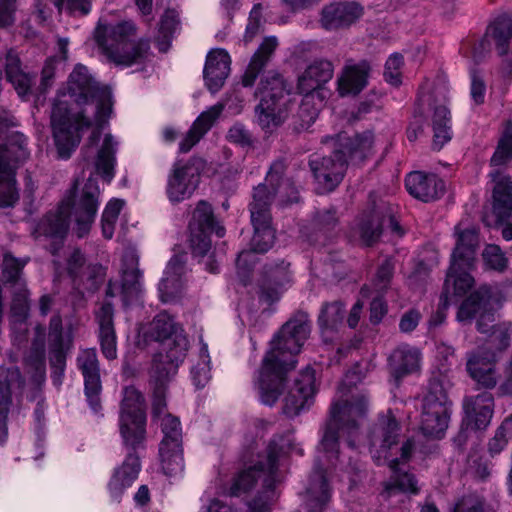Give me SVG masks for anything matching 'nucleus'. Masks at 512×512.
I'll return each mask as SVG.
<instances>
[{"instance_id": "obj_1", "label": "nucleus", "mask_w": 512, "mask_h": 512, "mask_svg": "<svg viewBox=\"0 0 512 512\" xmlns=\"http://www.w3.org/2000/svg\"><path fill=\"white\" fill-rule=\"evenodd\" d=\"M112 92L78 63L57 92L51 112V128L58 156L68 159L81 140L80 132L91 129L90 146L96 145L112 115Z\"/></svg>"}, {"instance_id": "obj_2", "label": "nucleus", "mask_w": 512, "mask_h": 512, "mask_svg": "<svg viewBox=\"0 0 512 512\" xmlns=\"http://www.w3.org/2000/svg\"><path fill=\"white\" fill-rule=\"evenodd\" d=\"M311 333L307 312L296 311L279 329L270 342V350L262 361L258 377L260 400L273 406L282 395L287 374L295 368L298 355Z\"/></svg>"}, {"instance_id": "obj_3", "label": "nucleus", "mask_w": 512, "mask_h": 512, "mask_svg": "<svg viewBox=\"0 0 512 512\" xmlns=\"http://www.w3.org/2000/svg\"><path fill=\"white\" fill-rule=\"evenodd\" d=\"M148 333L161 345L160 351L153 357L149 371L150 385L154 387L155 393L154 409L158 413L164 407L165 385L176 375L179 364L186 356L188 339L166 312L159 313L153 319Z\"/></svg>"}, {"instance_id": "obj_4", "label": "nucleus", "mask_w": 512, "mask_h": 512, "mask_svg": "<svg viewBox=\"0 0 512 512\" xmlns=\"http://www.w3.org/2000/svg\"><path fill=\"white\" fill-rule=\"evenodd\" d=\"M100 191L93 179H88L82 190L73 198L63 200L57 209L48 213L36 228V237L44 235L61 242L66 236L70 219L74 218L78 237L91 229L99 207Z\"/></svg>"}, {"instance_id": "obj_5", "label": "nucleus", "mask_w": 512, "mask_h": 512, "mask_svg": "<svg viewBox=\"0 0 512 512\" xmlns=\"http://www.w3.org/2000/svg\"><path fill=\"white\" fill-rule=\"evenodd\" d=\"M374 142L372 132L366 131L350 137L339 134L331 154L308 162L317 189L321 193L333 192L343 181L349 161L360 164L365 161Z\"/></svg>"}, {"instance_id": "obj_6", "label": "nucleus", "mask_w": 512, "mask_h": 512, "mask_svg": "<svg viewBox=\"0 0 512 512\" xmlns=\"http://www.w3.org/2000/svg\"><path fill=\"white\" fill-rule=\"evenodd\" d=\"M93 39L107 60L121 67L144 63L150 48L147 40L138 37L132 21L109 24L100 19Z\"/></svg>"}, {"instance_id": "obj_7", "label": "nucleus", "mask_w": 512, "mask_h": 512, "mask_svg": "<svg viewBox=\"0 0 512 512\" xmlns=\"http://www.w3.org/2000/svg\"><path fill=\"white\" fill-rule=\"evenodd\" d=\"M0 120V207H11L19 199L16 188L17 165L29 157L27 138L20 132H6Z\"/></svg>"}, {"instance_id": "obj_8", "label": "nucleus", "mask_w": 512, "mask_h": 512, "mask_svg": "<svg viewBox=\"0 0 512 512\" xmlns=\"http://www.w3.org/2000/svg\"><path fill=\"white\" fill-rule=\"evenodd\" d=\"M258 91L260 93L258 124L268 138L288 117L287 102L284 97L289 89L280 73L270 71L261 77Z\"/></svg>"}, {"instance_id": "obj_9", "label": "nucleus", "mask_w": 512, "mask_h": 512, "mask_svg": "<svg viewBox=\"0 0 512 512\" xmlns=\"http://www.w3.org/2000/svg\"><path fill=\"white\" fill-rule=\"evenodd\" d=\"M504 300L503 292L496 285H480L462 300L456 320L463 325H470L475 320L477 331L486 332L489 323L495 322Z\"/></svg>"}, {"instance_id": "obj_10", "label": "nucleus", "mask_w": 512, "mask_h": 512, "mask_svg": "<svg viewBox=\"0 0 512 512\" xmlns=\"http://www.w3.org/2000/svg\"><path fill=\"white\" fill-rule=\"evenodd\" d=\"M284 158H278L269 167L265 182L258 184V253L267 252L275 243L276 230L272 226L269 206L275 199L287 170Z\"/></svg>"}, {"instance_id": "obj_11", "label": "nucleus", "mask_w": 512, "mask_h": 512, "mask_svg": "<svg viewBox=\"0 0 512 512\" xmlns=\"http://www.w3.org/2000/svg\"><path fill=\"white\" fill-rule=\"evenodd\" d=\"M291 448V441L284 434L274 435L265 450V460H258V479L265 474L262 490L258 492V512H271L278 500L276 484L279 459Z\"/></svg>"}, {"instance_id": "obj_12", "label": "nucleus", "mask_w": 512, "mask_h": 512, "mask_svg": "<svg viewBox=\"0 0 512 512\" xmlns=\"http://www.w3.org/2000/svg\"><path fill=\"white\" fill-rule=\"evenodd\" d=\"M451 401L440 377H432L423 399L421 430L424 435L440 438L448 427Z\"/></svg>"}, {"instance_id": "obj_13", "label": "nucleus", "mask_w": 512, "mask_h": 512, "mask_svg": "<svg viewBox=\"0 0 512 512\" xmlns=\"http://www.w3.org/2000/svg\"><path fill=\"white\" fill-rule=\"evenodd\" d=\"M144 399L134 387H126L120 410V433L126 446L136 448L145 439Z\"/></svg>"}, {"instance_id": "obj_14", "label": "nucleus", "mask_w": 512, "mask_h": 512, "mask_svg": "<svg viewBox=\"0 0 512 512\" xmlns=\"http://www.w3.org/2000/svg\"><path fill=\"white\" fill-rule=\"evenodd\" d=\"M199 179V170L192 162H176L167 179L168 199L173 203H179L190 198L198 186Z\"/></svg>"}, {"instance_id": "obj_15", "label": "nucleus", "mask_w": 512, "mask_h": 512, "mask_svg": "<svg viewBox=\"0 0 512 512\" xmlns=\"http://www.w3.org/2000/svg\"><path fill=\"white\" fill-rule=\"evenodd\" d=\"M389 213V203L373 199L368 208L360 214L356 231L364 246L373 247L380 241L385 216L390 215Z\"/></svg>"}, {"instance_id": "obj_16", "label": "nucleus", "mask_w": 512, "mask_h": 512, "mask_svg": "<svg viewBox=\"0 0 512 512\" xmlns=\"http://www.w3.org/2000/svg\"><path fill=\"white\" fill-rule=\"evenodd\" d=\"M316 393L315 372L306 369L295 379L293 387L284 398L282 413L288 418H294L313 404Z\"/></svg>"}, {"instance_id": "obj_17", "label": "nucleus", "mask_w": 512, "mask_h": 512, "mask_svg": "<svg viewBox=\"0 0 512 512\" xmlns=\"http://www.w3.org/2000/svg\"><path fill=\"white\" fill-rule=\"evenodd\" d=\"M497 355L494 350L479 347L468 355L466 370L469 376L481 387L493 389L497 385L496 364Z\"/></svg>"}, {"instance_id": "obj_18", "label": "nucleus", "mask_w": 512, "mask_h": 512, "mask_svg": "<svg viewBox=\"0 0 512 512\" xmlns=\"http://www.w3.org/2000/svg\"><path fill=\"white\" fill-rule=\"evenodd\" d=\"M306 512H324L331 501V488L326 470L317 464L309 477L308 486L300 494Z\"/></svg>"}, {"instance_id": "obj_19", "label": "nucleus", "mask_w": 512, "mask_h": 512, "mask_svg": "<svg viewBox=\"0 0 512 512\" xmlns=\"http://www.w3.org/2000/svg\"><path fill=\"white\" fill-rule=\"evenodd\" d=\"M463 409V427H471L475 431L485 430L494 413V397L486 391L475 397L465 398Z\"/></svg>"}, {"instance_id": "obj_20", "label": "nucleus", "mask_w": 512, "mask_h": 512, "mask_svg": "<svg viewBox=\"0 0 512 512\" xmlns=\"http://www.w3.org/2000/svg\"><path fill=\"white\" fill-rule=\"evenodd\" d=\"M77 363L84 377L85 395L90 407L96 412L100 408L99 395L102 389L96 350L82 351L77 358Z\"/></svg>"}, {"instance_id": "obj_21", "label": "nucleus", "mask_w": 512, "mask_h": 512, "mask_svg": "<svg viewBox=\"0 0 512 512\" xmlns=\"http://www.w3.org/2000/svg\"><path fill=\"white\" fill-rule=\"evenodd\" d=\"M372 70L371 63L363 59L354 63L348 59L342 69L341 76L337 80L340 96H357L368 85V78Z\"/></svg>"}, {"instance_id": "obj_22", "label": "nucleus", "mask_w": 512, "mask_h": 512, "mask_svg": "<svg viewBox=\"0 0 512 512\" xmlns=\"http://www.w3.org/2000/svg\"><path fill=\"white\" fill-rule=\"evenodd\" d=\"M407 191L414 198L430 202L441 198L446 191L445 182L435 174H426L421 171L409 173L405 179Z\"/></svg>"}, {"instance_id": "obj_23", "label": "nucleus", "mask_w": 512, "mask_h": 512, "mask_svg": "<svg viewBox=\"0 0 512 512\" xmlns=\"http://www.w3.org/2000/svg\"><path fill=\"white\" fill-rule=\"evenodd\" d=\"M363 13L356 2H333L321 11L320 24L325 30H338L349 27Z\"/></svg>"}, {"instance_id": "obj_24", "label": "nucleus", "mask_w": 512, "mask_h": 512, "mask_svg": "<svg viewBox=\"0 0 512 512\" xmlns=\"http://www.w3.org/2000/svg\"><path fill=\"white\" fill-rule=\"evenodd\" d=\"M45 328L38 325L35 328V337L32 343L31 360L36 366L35 391L31 400H37V406L34 411L35 421L40 425L44 421L45 405L41 397L40 386L45 380L44 370V346H45Z\"/></svg>"}, {"instance_id": "obj_25", "label": "nucleus", "mask_w": 512, "mask_h": 512, "mask_svg": "<svg viewBox=\"0 0 512 512\" xmlns=\"http://www.w3.org/2000/svg\"><path fill=\"white\" fill-rule=\"evenodd\" d=\"M231 58L227 51L218 48L211 50L204 66V80L211 93L218 92L230 73Z\"/></svg>"}, {"instance_id": "obj_26", "label": "nucleus", "mask_w": 512, "mask_h": 512, "mask_svg": "<svg viewBox=\"0 0 512 512\" xmlns=\"http://www.w3.org/2000/svg\"><path fill=\"white\" fill-rule=\"evenodd\" d=\"M456 245L451 254L453 269L455 267L475 265L476 253L479 248V228L472 226L466 229L455 227Z\"/></svg>"}, {"instance_id": "obj_27", "label": "nucleus", "mask_w": 512, "mask_h": 512, "mask_svg": "<svg viewBox=\"0 0 512 512\" xmlns=\"http://www.w3.org/2000/svg\"><path fill=\"white\" fill-rule=\"evenodd\" d=\"M24 380L18 368L0 367V444L7 438V415L11 403V391L22 389Z\"/></svg>"}, {"instance_id": "obj_28", "label": "nucleus", "mask_w": 512, "mask_h": 512, "mask_svg": "<svg viewBox=\"0 0 512 512\" xmlns=\"http://www.w3.org/2000/svg\"><path fill=\"white\" fill-rule=\"evenodd\" d=\"M227 105L228 100L225 102H218L203 111L193 122L185 137L181 140L179 144L180 152L187 153L190 151L192 147L196 145L211 129Z\"/></svg>"}, {"instance_id": "obj_29", "label": "nucleus", "mask_w": 512, "mask_h": 512, "mask_svg": "<svg viewBox=\"0 0 512 512\" xmlns=\"http://www.w3.org/2000/svg\"><path fill=\"white\" fill-rule=\"evenodd\" d=\"M29 313L28 291L25 283H19L14 286L13 298L11 303V326L13 340L18 345L26 340L28 331L26 319Z\"/></svg>"}, {"instance_id": "obj_30", "label": "nucleus", "mask_w": 512, "mask_h": 512, "mask_svg": "<svg viewBox=\"0 0 512 512\" xmlns=\"http://www.w3.org/2000/svg\"><path fill=\"white\" fill-rule=\"evenodd\" d=\"M185 255H175L169 261L164 277L159 284L160 298L163 302L173 301L181 292L186 273Z\"/></svg>"}, {"instance_id": "obj_31", "label": "nucleus", "mask_w": 512, "mask_h": 512, "mask_svg": "<svg viewBox=\"0 0 512 512\" xmlns=\"http://www.w3.org/2000/svg\"><path fill=\"white\" fill-rule=\"evenodd\" d=\"M138 447H131L133 452L127 454L124 462L115 470L109 482L110 494L116 500L120 498L124 490L129 488L138 477L141 469L139 456L135 453Z\"/></svg>"}, {"instance_id": "obj_32", "label": "nucleus", "mask_w": 512, "mask_h": 512, "mask_svg": "<svg viewBox=\"0 0 512 512\" xmlns=\"http://www.w3.org/2000/svg\"><path fill=\"white\" fill-rule=\"evenodd\" d=\"M96 319L99 325V343L102 354L109 360L117 357V340L113 323V306L110 303H104L96 313Z\"/></svg>"}, {"instance_id": "obj_33", "label": "nucleus", "mask_w": 512, "mask_h": 512, "mask_svg": "<svg viewBox=\"0 0 512 512\" xmlns=\"http://www.w3.org/2000/svg\"><path fill=\"white\" fill-rule=\"evenodd\" d=\"M334 67L326 59L314 60L298 78L299 93H308L324 86L333 77Z\"/></svg>"}, {"instance_id": "obj_34", "label": "nucleus", "mask_w": 512, "mask_h": 512, "mask_svg": "<svg viewBox=\"0 0 512 512\" xmlns=\"http://www.w3.org/2000/svg\"><path fill=\"white\" fill-rule=\"evenodd\" d=\"M420 352L417 349L397 348L388 358L389 373L398 386L401 380L419 369Z\"/></svg>"}, {"instance_id": "obj_35", "label": "nucleus", "mask_w": 512, "mask_h": 512, "mask_svg": "<svg viewBox=\"0 0 512 512\" xmlns=\"http://www.w3.org/2000/svg\"><path fill=\"white\" fill-rule=\"evenodd\" d=\"M401 432L400 423L391 411L387 415L381 416L378 423L370 432L371 445H379L382 450H390L399 443Z\"/></svg>"}, {"instance_id": "obj_36", "label": "nucleus", "mask_w": 512, "mask_h": 512, "mask_svg": "<svg viewBox=\"0 0 512 512\" xmlns=\"http://www.w3.org/2000/svg\"><path fill=\"white\" fill-rule=\"evenodd\" d=\"M152 387V419L156 423H159L161 427V431L163 433V438L161 442H166V444H183V436H182V428L181 423L178 417L167 412V404H166V391L168 384L165 385L163 392V401L164 407L158 413L154 409L155 402V393L154 387Z\"/></svg>"}, {"instance_id": "obj_37", "label": "nucleus", "mask_w": 512, "mask_h": 512, "mask_svg": "<svg viewBox=\"0 0 512 512\" xmlns=\"http://www.w3.org/2000/svg\"><path fill=\"white\" fill-rule=\"evenodd\" d=\"M492 213L498 225L512 219V181L509 177H503L495 183L492 191Z\"/></svg>"}, {"instance_id": "obj_38", "label": "nucleus", "mask_w": 512, "mask_h": 512, "mask_svg": "<svg viewBox=\"0 0 512 512\" xmlns=\"http://www.w3.org/2000/svg\"><path fill=\"white\" fill-rule=\"evenodd\" d=\"M122 269L121 295L125 305L137 300L142 293L141 273L137 268V258L130 254L124 258Z\"/></svg>"}, {"instance_id": "obj_39", "label": "nucleus", "mask_w": 512, "mask_h": 512, "mask_svg": "<svg viewBox=\"0 0 512 512\" xmlns=\"http://www.w3.org/2000/svg\"><path fill=\"white\" fill-rule=\"evenodd\" d=\"M333 404L340 407V418L348 433L357 432L360 428L359 420L364 419L368 413V400L364 395L353 397L352 400H338Z\"/></svg>"}, {"instance_id": "obj_40", "label": "nucleus", "mask_w": 512, "mask_h": 512, "mask_svg": "<svg viewBox=\"0 0 512 512\" xmlns=\"http://www.w3.org/2000/svg\"><path fill=\"white\" fill-rule=\"evenodd\" d=\"M338 404H332L329 411V417L323 427V436L320 441V447L324 453L332 454L335 457L339 455V431H346L343 421L340 418V409Z\"/></svg>"}, {"instance_id": "obj_41", "label": "nucleus", "mask_w": 512, "mask_h": 512, "mask_svg": "<svg viewBox=\"0 0 512 512\" xmlns=\"http://www.w3.org/2000/svg\"><path fill=\"white\" fill-rule=\"evenodd\" d=\"M5 72L7 80L14 86L19 96H24L30 91L32 78L23 72L19 56L13 50L8 51L6 55Z\"/></svg>"}, {"instance_id": "obj_42", "label": "nucleus", "mask_w": 512, "mask_h": 512, "mask_svg": "<svg viewBox=\"0 0 512 512\" xmlns=\"http://www.w3.org/2000/svg\"><path fill=\"white\" fill-rule=\"evenodd\" d=\"M388 466L393 475L389 482L384 483L385 492L389 495L395 490L403 493H419V487L417 486V479L415 475L407 471H403L399 466V459H392Z\"/></svg>"}, {"instance_id": "obj_43", "label": "nucleus", "mask_w": 512, "mask_h": 512, "mask_svg": "<svg viewBox=\"0 0 512 512\" xmlns=\"http://www.w3.org/2000/svg\"><path fill=\"white\" fill-rule=\"evenodd\" d=\"M159 458L163 472L168 476H178L184 470L183 444H159Z\"/></svg>"}, {"instance_id": "obj_44", "label": "nucleus", "mask_w": 512, "mask_h": 512, "mask_svg": "<svg viewBox=\"0 0 512 512\" xmlns=\"http://www.w3.org/2000/svg\"><path fill=\"white\" fill-rule=\"evenodd\" d=\"M319 110L320 107H318L316 103H313L311 94L304 96L290 119V127L293 132L300 134L307 131L316 121Z\"/></svg>"}, {"instance_id": "obj_45", "label": "nucleus", "mask_w": 512, "mask_h": 512, "mask_svg": "<svg viewBox=\"0 0 512 512\" xmlns=\"http://www.w3.org/2000/svg\"><path fill=\"white\" fill-rule=\"evenodd\" d=\"M116 148L115 142L111 134H106L103 143L97 153L95 162L97 172L107 182H111L114 177V168L116 164Z\"/></svg>"}, {"instance_id": "obj_46", "label": "nucleus", "mask_w": 512, "mask_h": 512, "mask_svg": "<svg viewBox=\"0 0 512 512\" xmlns=\"http://www.w3.org/2000/svg\"><path fill=\"white\" fill-rule=\"evenodd\" d=\"M190 230L214 232L220 238L225 235V228L215 221L212 208L205 201H200L197 204L190 223Z\"/></svg>"}, {"instance_id": "obj_47", "label": "nucleus", "mask_w": 512, "mask_h": 512, "mask_svg": "<svg viewBox=\"0 0 512 512\" xmlns=\"http://www.w3.org/2000/svg\"><path fill=\"white\" fill-rule=\"evenodd\" d=\"M475 265L455 267L453 269V261H450V266L447 270L446 279L443 285V289L449 291V285L452 281L453 293L456 296H464L474 285V278L470 274V271Z\"/></svg>"}, {"instance_id": "obj_48", "label": "nucleus", "mask_w": 512, "mask_h": 512, "mask_svg": "<svg viewBox=\"0 0 512 512\" xmlns=\"http://www.w3.org/2000/svg\"><path fill=\"white\" fill-rule=\"evenodd\" d=\"M344 316V303L341 300L324 303L318 316L321 333L336 332L338 327L342 325Z\"/></svg>"}, {"instance_id": "obj_49", "label": "nucleus", "mask_w": 512, "mask_h": 512, "mask_svg": "<svg viewBox=\"0 0 512 512\" xmlns=\"http://www.w3.org/2000/svg\"><path fill=\"white\" fill-rule=\"evenodd\" d=\"M449 121L450 111L448 108L444 105L435 106L432 117V127L434 132L432 142L433 150L440 151L444 144L451 140L452 136L450 126H448Z\"/></svg>"}, {"instance_id": "obj_50", "label": "nucleus", "mask_w": 512, "mask_h": 512, "mask_svg": "<svg viewBox=\"0 0 512 512\" xmlns=\"http://www.w3.org/2000/svg\"><path fill=\"white\" fill-rule=\"evenodd\" d=\"M488 35L495 41L500 56L507 54L509 42L512 38V18L501 15L489 26Z\"/></svg>"}, {"instance_id": "obj_51", "label": "nucleus", "mask_w": 512, "mask_h": 512, "mask_svg": "<svg viewBox=\"0 0 512 512\" xmlns=\"http://www.w3.org/2000/svg\"><path fill=\"white\" fill-rule=\"evenodd\" d=\"M28 258H16L10 252H6L2 262V276L6 283L18 286L25 283L22 278V270L28 262Z\"/></svg>"}, {"instance_id": "obj_52", "label": "nucleus", "mask_w": 512, "mask_h": 512, "mask_svg": "<svg viewBox=\"0 0 512 512\" xmlns=\"http://www.w3.org/2000/svg\"><path fill=\"white\" fill-rule=\"evenodd\" d=\"M124 204V201L121 199H112L105 206L101 219V228L102 234L106 239L113 237L115 225Z\"/></svg>"}, {"instance_id": "obj_53", "label": "nucleus", "mask_w": 512, "mask_h": 512, "mask_svg": "<svg viewBox=\"0 0 512 512\" xmlns=\"http://www.w3.org/2000/svg\"><path fill=\"white\" fill-rule=\"evenodd\" d=\"M510 160H512V124L509 122L498 141L490 164L492 166H501Z\"/></svg>"}, {"instance_id": "obj_54", "label": "nucleus", "mask_w": 512, "mask_h": 512, "mask_svg": "<svg viewBox=\"0 0 512 512\" xmlns=\"http://www.w3.org/2000/svg\"><path fill=\"white\" fill-rule=\"evenodd\" d=\"M511 327L510 322L489 323L487 331L480 333L488 335L496 350L503 352L510 346Z\"/></svg>"}, {"instance_id": "obj_55", "label": "nucleus", "mask_w": 512, "mask_h": 512, "mask_svg": "<svg viewBox=\"0 0 512 512\" xmlns=\"http://www.w3.org/2000/svg\"><path fill=\"white\" fill-rule=\"evenodd\" d=\"M255 264L256 249L254 247L239 253L236 262L237 276L244 285L252 281Z\"/></svg>"}, {"instance_id": "obj_56", "label": "nucleus", "mask_w": 512, "mask_h": 512, "mask_svg": "<svg viewBox=\"0 0 512 512\" xmlns=\"http://www.w3.org/2000/svg\"><path fill=\"white\" fill-rule=\"evenodd\" d=\"M395 269V262L392 257H386L383 262L378 266L375 277L373 279V286L380 294L388 291L393 279Z\"/></svg>"}, {"instance_id": "obj_57", "label": "nucleus", "mask_w": 512, "mask_h": 512, "mask_svg": "<svg viewBox=\"0 0 512 512\" xmlns=\"http://www.w3.org/2000/svg\"><path fill=\"white\" fill-rule=\"evenodd\" d=\"M200 362L192 368V379L197 388H203L209 382L210 375V356L208 347L203 344L200 349Z\"/></svg>"}, {"instance_id": "obj_58", "label": "nucleus", "mask_w": 512, "mask_h": 512, "mask_svg": "<svg viewBox=\"0 0 512 512\" xmlns=\"http://www.w3.org/2000/svg\"><path fill=\"white\" fill-rule=\"evenodd\" d=\"M338 223L339 218L335 207L316 211L311 221L313 229L318 232L331 231L338 225Z\"/></svg>"}, {"instance_id": "obj_59", "label": "nucleus", "mask_w": 512, "mask_h": 512, "mask_svg": "<svg viewBox=\"0 0 512 512\" xmlns=\"http://www.w3.org/2000/svg\"><path fill=\"white\" fill-rule=\"evenodd\" d=\"M483 259L490 269L503 272L507 269L508 259L497 245H487L482 253Z\"/></svg>"}, {"instance_id": "obj_60", "label": "nucleus", "mask_w": 512, "mask_h": 512, "mask_svg": "<svg viewBox=\"0 0 512 512\" xmlns=\"http://www.w3.org/2000/svg\"><path fill=\"white\" fill-rule=\"evenodd\" d=\"M256 481V468L250 465L245 469L238 478L234 481L231 487V494L234 496H241L249 492L255 485Z\"/></svg>"}, {"instance_id": "obj_61", "label": "nucleus", "mask_w": 512, "mask_h": 512, "mask_svg": "<svg viewBox=\"0 0 512 512\" xmlns=\"http://www.w3.org/2000/svg\"><path fill=\"white\" fill-rule=\"evenodd\" d=\"M261 275L264 283L280 287L287 277V266L284 265V261L275 264H265Z\"/></svg>"}, {"instance_id": "obj_62", "label": "nucleus", "mask_w": 512, "mask_h": 512, "mask_svg": "<svg viewBox=\"0 0 512 512\" xmlns=\"http://www.w3.org/2000/svg\"><path fill=\"white\" fill-rule=\"evenodd\" d=\"M404 64V57L400 53H393L385 63L384 78L385 80L394 85L398 86L401 84V72L400 68Z\"/></svg>"}, {"instance_id": "obj_63", "label": "nucleus", "mask_w": 512, "mask_h": 512, "mask_svg": "<svg viewBox=\"0 0 512 512\" xmlns=\"http://www.w3.org/2000/svg\"><path fill=\"white\" fill-rule=\"evenodd\" d=\"M279 45L276 36L264 37L258 46V76L261 74L264 67L270 61Z\"/></svg>"}, {"instance_id": "obj_64", "label": "nucleus", "mask_w": 512, "mask_h": 512, "mask_svg": "<svg viewBox=\"0 0 512 512\" xmlns=\"http://www.w3.org/2000/svg\"><path fill=\"white\" fill-rule=\"evenodd\" d=\"M210 231H191L190 245L193 255L203 257L211 248Z\"/></svg>"}]
</instances>
